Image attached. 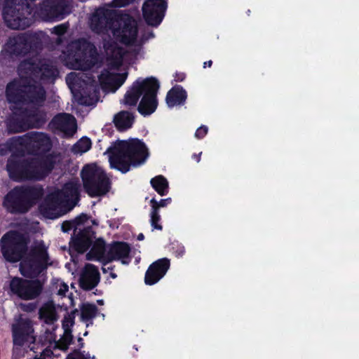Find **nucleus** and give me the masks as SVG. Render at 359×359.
<instances>
[{
	"instance_id": "f257e3e1",
	"label": "nucleus",
	"mask_w": 359,
	"mask_h": 359,
	"mask_svg": "<svg viewBox=\"0 0 359 359\" xmlns=\"http://www.w3.org/2000/svg\"><path fill=\"white\" fill-rule=\"evenodd\" d=\"M30 239L28 235L17 230H10L0 240L1 253L9 263L20 262L19 271L24 278L46 276L53 265L48 248L40 241L29 250Z\"/></svg>"
},
{
	"instance_id": "f03ea898",
	"label": "nucleus",
	"mask_w": 359,
	"mask_h": 359,
	"mask_svg": "<svg viewBox=\"0 0 359 359\" xmlns=\"http://www.w3.org/2000/svg\"><path fill=\"white\" fill-rule=\"evenodd\" d=\"M59 155L53 151L48 156L24 157L12 153L8 158L6 169L14 182L45 180L55 169Z\"/></svg>"
},
{
	"instance_id": "7ed1b4c3",
	"label": "nucleus",
	"mask_w": 359,
	"mask_h": 359,
	"mask_svg": "<svg viewBox=\"0 0 359 359\" xmlns=\"http://www.w3.org/2000/svg\"><path fill=\"white\" fill-rule=\"evenodd\" d=\"M91 29L97 34L111 30L114 37L126 46L136 45L138 28L135 20L128 16L123 23L116 22L113 13L104 8L97 9L90 18Z\"/></svg>"
},
{
	"instance_id": "20e7f679",
	"label": "nucleus",
	"mask_w": 359,
	"mask_h": 359,
	"mask_svg": "<svg viewBox=\"0 0 359 359\" xmlns=\"http://www.w3.org/2000/svg\"><path fill=\"white\" fill-rule=\"evenodd\" d=\"M110 167L122 173H126L130 167L144 163L149 156L145 143L137 138L121 140L107 149Z\"/></svg>"
},
{
	"instance_id": "39448f33",
	"label": "nucleus",
	"mask_w": 359,
	"mask_h": 359,
	"mask_svg": "<svg viewBox=\"0 0 359 359\" xmlns=\"http://www.w3.org/2000/svg\"><path fill=\"white\" fill-rule=\"evenodd\" d=\"M43 194L41 185H16L4 196L2 205L11 215H25L37 204Z\"/></svg>"
},
{
	"instance_id": "423d86ee",
	"label": "nucleus",
	"mask_w": 359,
	"mask_h": 359,
	"mask_svg": "<svg viewBox=\"0 0 359 359\" xmlns=\"http://www.w3.org/2000/svg\"><path fill=\"white\" fill-rule=\"evenodd\" d=\"M8 103L14 104H33L41 107L46 99V92L40 84L31 83L27 79H14L6 88Z\"/></svg>"
},
{
	"instance_id": "0eeeda50",
	"label": "nucleus",
	"mask_w": 359,
	"mask_h": 359,
	"mask_svg": "<svg viewBox=\"0 0 359 359\" xmlns=\"http://www.w3.org/2000/svg\"><path fill=\"white\" fill-rule=\"evenodd\" d=\"M15 104L11 106V114L6 120L8 134L25 132L32 128H40L46 121V114L37 109H32Z\"/></svg>"
},
{
	"instance_id": "6e6552de",
	"label": "nucleus",
	"mask_w": 359,
	"mask_h": 359,
	"mask_svg": "<svg viewBox=\"0 0 359 359\" xmlns=\"http://www.w3.org/2000/svg\"><path fill=\"white\" fill-rule=\"evenodd\" d=\"M36 0H4L2 18L12 29H25L31 25L32 3Z\"/></svg>"
},
{
	"instance_id": "1a4fd4ad",
	"label": "nucleus",
	"mask_w": 359,
	"mask_h": 359,
	"mask_svg": "<svg viewBox=\"0 0 359 359\" xmlns=\"http://www.w3.org/2000/svg\"><path fill=\"white\" fill-rule=\"evenodd\" d=\"M85 191L92 198L106 195L111 189V180L105 171L96 164H87L81 171Z\"/></svg>"
},
{
	"instance_id": "9d476101",
	"label": "nucleus",
	"mask_w": 359,
	"mask_h": 359,
	"mask_svg": "<svg viewBox=\"0 0 359 359\" xmlns=\"http://www.w3.org/2000/svg\"><path fill=\"white\" fill-rule=\"evenodd\" d=\"M41 39L36 34L27 32L10 36L4 46L5 53L11 57H24L41 49Z\"/></svg>"
},
{
	"instance_id": "9b49d317",
	"label": "nucleus",
	"mask_w": 359,
	"mask_h": 359,
	"mask_svg": "<svg viewBox=\"0 0 359 359\" xmlns=\"http://www.w3.org/2000/svg\"><path fill=\"white\" fill-rule=\"evenodd\" d=\"M18 69L21 74L44 83L54 82L59 74L57 67L50 60L41 58L24 59L19 63Z\"/></svg>"
},
{
	"instance_id": "f8f14e48",
	"label": "nucleus",
	"mask_w": 359,
	"mask_h": 359,
	"mask_svg": "<svg viewBox=\"0 0 359 359\" xmlns=\"http://www.w3.org/2000/svg\"><path fill=\"white\" fill-rule=\"evenodd\" d=\"M38 278L13 277L9 284L11 293L25 301L37 299L43 289V283Z\"/></svg>"
},
{
	"instance_id": "ddd939ff",
	"label": "nucleus",
	"mask_w": 359,
	"mask_h": 359,
	"mask_svg": "<svg viewBox=\"0 0 359 359\" xmlns=\"http://www.w3.org/2000/svg\"><path fill=\"white\" fill-rule=\"evenodd\" d=\"M32 322L29 318H19L15 323L12 325V337L14 346L20 347L26 343H29V347L31 351L36 352L35 342L36 337L34 335Z\"/></svg>"
},
{
	"instance_id": "4468645a",
	"label": "nucleus",
	"mask_w": 359,
	"mask_h": 359,
	"mask_svg": "<svg viewBox=\"0 0 359 359\" xmlns=\"http://www.w3.org/2000/svg\"><path fill=\"white\" fill-rule=\"evenodd\" d=\"M71 76H74L72 83L77 87L75 90H72L74 97L76 102L83 106L95 104L98 101L100 93L97 86L81 81L79 78L76 77L73 72L68 74V78Z\"/></svg>"
},
{
	"instance_id": "2eb2a0df",
	"label": "nucleus",
	"mask_w": 359,
	"mask_h": 359,
	"mask_svg": "<svg viewBox=\"0 0 359 359\" xmlns=\"http://www.w3.org/2000/svg\"><path fill=\"white\" fill-rule=\"evenodd\" d=\"M147 85L142 95V97L138 104V112L144 116H149L153 114L158 106L157 93L160 88L158 81L154 77L147 78Z\"/></svg>"
},
{
	"instance_id": "dca6fc26",
	"label": "nucleus",
	"mask_w": 359,
	"mask_h": 359,
	"mask_svg": "<svg viewBox=\"0 0 359 359\" xmlns=\"http://www.w3.org/2000/svg\"><path fill=\"white\" fill-rule=\"evenodd\" d=\"M26 154L34 156H48L53 144L50 137L41 132H29L26 133Z\"/></svg>"
},
{
	"instance_id": "f3484780",
	"label": "nucleus",
	"mask_w": 359,
	"mask_h": 359,
	"mask_svg": "<svg viewBox=\"0 0 359 359\" xmlns=\"http://www.w3.org/2000/svg\"><path fill=\"white\" fill-rule=\"evenodd\" d=\"M71 13L67 0H43L40 6V14L47 21H58Z\"/></svg>"
},
{
	"instance_id": "a211bd4d",
	"label": "nucleus",
	"mask_w": 359,
	"mask_h": 359,
	"mask_svg": "<svg viewBox=\"0 0 359 359\" xmlns=\"http://www.w3.org/2000/svg\"><path fill=\"white\" fill-rule=\"evenodd\" d=\"M165 0H148L142 6L143 17L147 25L158 27L165 16L167 9Z\"/></svg>"
},
{
	"instance_id": "6ab92c4d",
	"label": "nucleus",
	"mask_w": 359,
	"mask_h": 359,
	"mask_svg": "<svg viewBox=\"0 0 359 359\" xmlns=\"http://www.w3.org/2000/svg\"><path fill=\"white\" fill-rule=\"evenodd\" d=\"M94 50L95 46L87 40L78 41L73 56V69L79 70L90 69L93 66L90 56L92 51Z\"/></svg>"
},
{
	"instance_id": "aec40b11",
	"label": "nucleus",
	"mask_w": 359,
	"mask_h": 359,
	"mask_svg": "<svg viewBox=\"0 0 359 359\" xmlns=\"http://www.w3.org/2000/svg\"><path fill=\"white\" fill-rule=\"evenodd\" d=\"M95 235V232L90 226L80 229L72 236L70 247L77 253L83 254L92 245Z\"/></svg>"
},
{
	"instance_id": "412c9836",
	"label": "nucleus",
	"mask_w": 359,
	"mask_h": 359,
	"mask_svg": "<svg viewBox=\"0 0 359 359\" xmlns=\"http://www.w3.org/2000/svg\"><path fill=\"white\" fill-rule=\"evenodd\" d=\"M170 266V262L168 258H161L153 262L145 273V284L148 285L156 284L165 275Z\"/></svg>"
},
{
	"instance_id": "4be33fe9",
	"label": "nucleus",
	"mask_w": 359,
	"mask_h": 359,
	"mask_svg": "<svg viewBox=\"0 0 359 359\" xmlns=\"http://www.w3.org/2000/svg\"><path fill=\"white\" fill-rule=\"evenodd\" d=\"M100 273L97 266L92 264H86L81 271L79 279V287L84 291L94 289L100 283Z\"/></svg>"
},
{
	"instance_id": "5701e85b",
	"label": "nucleus",
	"mask_w": 359,
	"mask_h": 359,
	"mask_svg": "<svg viewBox=\"0 0 359 359\" xmlns=\"http://www.w3.org/2000/svg\"><path fill=\"white\" fill-rule=\"evenodd\" d=\"M52 124L58 130L62 132L66 137L73 136L77 130L75 117L69 114L62 113L55 116Z\"/></svg>"
},
{
	"instance_id": "b1692460",
	"label": "nucleus",
	"mask_w": 359,
	"mask_h": 359,
	"mask_svg": "<svg viewBox=\"0 0 359 359\" xmlns=\"http://www.w3.org/2000/svg\"><path fill=\"white\" fill-rule=\"evenodd\" d=\"M131 251L130 245L124 241H113L109 246V250L106 255L107 262L114 260L122 259V263L126 262L123 260L128 258Z\"/></svg>"
},
{
	"instance_id": "393cba45",
	"label": "nucleus",
	"mask_w": 359,
	"mask_h": 359,
	"mask_svg": "<svg viewBox=\"0 0 359 359\" xmlns=\"http://www.w3.org/2000/svg\"><path fill=\"white\" fill-rule=\"evenodd\" d=\"M147 78H139L133 82L130 88L126 93L123 103L128 107H135L146 89Z\"/></svg>"
},
{
	"instance_id": "a878e982",
	"label": "nucleus",
	"mask_w": 359,
	"mask_h": 359,
	"mask_svg": "<svg viewBox=\"0 0 359 359\" xmlns=\"http://www.w3.org/2000/svg\"><path fill=\"white\" fill-rule=\"evenodd\" d=\"M187 97L186 90L180 85L173 86L167 93L165 100L168 107L184 104Z\"/></svg>"
},
{
	"instance_id": "bb28decb",
	"label": "nucleus",
	"mask_w": 359,
	"mask_h": 359,
	"mask_svg": "<svg viewBox=\"0 0 359 359\" xmlns=\"http://www.w3.org/2000/svg\"><path fill=\"white\" fill-rule=\"evenodd\" d=\"M39 319L47 325H53L57 320V313L53 301L44 303L39 311Z\"/></svg>"
},
{
	"instance_id": "cd10ccee",
	"label": "nucleus",
	"mask_w": 359,
	"mask_h": 359,
	"mask_svg": "<svg viewBox=\"0 0 359 359\" xmlns=\"http://www.w3.org/2000/svg\"><path fill=\"white\" fill-rule=\"evenodd\" d=\"M135 121V116L128 111H121L116 114L113 122L119 131H126L130 128Z\"/></svg>"
},
{
	"instance_id": "c85d7f7f",
	"label": "nucleus",
	"mask_w": 359,
	"mask_h": 359,
	"mask_svg": "<svg viewBox=\"0 0 359 359\" xmlns=\"http://www.w3.org/2000/svg\"><path fill=\"white\" fill-rule=\"evenodd\" d=\"M126 78L127 74L112 73L106 71L99 76V81L102 85L108 84L118 88L124 83Z\"/></svg>"
},
{
	"instance_id": "c756f323",
	"label": "nucleus",
	"mask_w": 359,
	"mask_h": 359,
	"mask_svg": "<svg viewBox=\"0 0 359 359\" xmlns=\"http://www.w3.org/2000/svg\"><path fill=\"white\" fill-rule=\"evenodd\" d=\"M62 198L59 191L53 193L46 198L44 213L46 214L49 218H57L60 215L58 214L53 215V212L56 210L61 205Z\"/></svg>"
},
{
	"instance_id": "7c9ffc66",
	"label": "nucleus",
	"mask_w": 359,
	"mask_h": 359,
	"mask_svg": "<svg viewBox=\"0 0 359 359\" xmlns=\"http://www.w3.org/2000/svg\"><path fill=\"white\" fill-rule=\"evenodd\" d=\"M26 134L22 136H15L8 138L6 145L11 150L12 153L19 154V155L25 156L26 154V146L28 143L26 142Z\"/></svg>"
},
{
	"instance_id": "2f4dec72",
	"label": "nucleus",
	"mask_w": 359,
	"mask_h": 359,
	"mask_svg": "<svg viewBox=\"0 0 359 359\" xmlns=\"http://www.w3.org/2000/svg\"><path fill=\"white\" fill-rule=\"evenodd\" d=\"M62 196L67 198L78 201L80 197L79 185L76 182L65 183L62 191H59Z\"/></svg>"
},
{
	"instance_id": "473e14b6",
	"label": "nucleus",
	"mask_w": 359,
	"mask_h": 359,
	"mask_svg": "<svg viewBox=\"0 0 359 359\" xmlns=\"http://www.w3.org/2000/svg\"><path fill=\"white\" fill-rule=\"evenodd\" d=\"M152 188L161 196L168 194L169 184L167 179L163 175H157L150 181Z\"/></svg>"
},
{
	"instance_id": "72a5a7b5",
	"label": "nucleus",
	"mask_w": 359,
	"mask_h": 359,
	"mask_svg": "<svg viewBox=\"0 0 359 359\" xmlns=\"http://www.w3.org/2000/svg\"><path fill=\"white\" fill-rule=\"evenodd\" d=\"M81 319L83 322H88L94 318L98 311L97 307L93 304H83L81 306Z\"/></svg>"
},
{
	"instance_id": "f704fd0d",
	"label": "nucleus",
	"mask_w": 359,
	"mask_h": 359,
	"mask_svg": "<svg viewBox=\"0 0 359 359\" xmlns=\"http://www.w3.org/2000/svg\"><path fill=\"white\" fill-rule=\"evenodd\" d=\"M92 147V142L89 137H83L72 147L74 153L83 154L88 151Z\"/></svg>"
},
{
	"instance_id": "c9c22d12",
	"label": "nucleus",
	"mask_w": 359,
	"mask_h": 359,
	"mask_svg": "<svg viewBox=\"0 0 359 359\" xmlns=\"http://www.w3.org/2000/svg\"><path fill=\"white\" fill-rule=\"evenodd\" d=\"M64 331V335L60 340V346L62 350L66 351L72 343L73 336L72 334V329L65 328Z\"/></svg>"
},
{
	"instance_id": "e433bc0d",
	"label": "nucleus",
	"mask_w": 359,
	"mask_h": 359,
	"mask_svg": "<svg viewBox=\"0 0 359 359\" xmlns=\"http://www.w3.org/2000/svg\"><path fill=\"white\" fill-rule=\"evenodd\" d=\"M161 220V216L159 211L156 210V208H151L150 212V224L154 229L162 230L163 226L159 222Z\"/></svg>"
},
{
	"instance_id": "4c0bfd02",
	"label": "nucleus",
	"mask_w": 359,
	"mask_h": 359,
	"mask_svg": "<svg viewBox=\"0 0 359 359\" xmlns=\"http://www.w3.org/2000/svg\"><path fill=\"white\" fill-rule=\"evenodd\" d=\"M78 312L76 309L72 310L70 313H67L62 320V326L64 330L71 329L74 325L75 315Z\"/></svg>"
},
{
	"instance_id": "58836bf2",
	"label": "nucleus",
	"mask_w": 359,
	"mask_h": 359,
	"mask_svg": "<svg viewBox=\"0 0 359 359\" xmlns=\"http://www.w3.org/2000/svg\"><path fill=\"white\" fill-rule=\"evenodd\" d=\"M171 201V198L161 199L159 201H157L155 198H153L150 201V205L151 208H156V210L159 211L160 208L166 207Z\"/></svg>"
},
{
	"instance_id": "ea45409f",
	"label": "nucleus",
	"mask_w": 359,
	"mask_h": 359,
	"mask_svg": "<svg viewBox=\"0 0 359 359\" xmlns=\"http://www.w3.org/2000/svg\"><path fill=\"white\" fill-rule=\"evenodd\" d=\"M92 251L95 252L99 257H103L105 252L104 241L102 238L97 240L95 244L92 248Z\"/></svg>"
},
{
	"instance_id": "a19ab883",
	"label": "nucleus",
	"mask_w": 359,
	"mask_h": 359,
	"mask_svg": "<svg viewBox=\"0 0 359 359\" xmlns=\"http://www.w3.org/2000/svg\"><path fill=\"white\" fill-rule=\"evenodd\" d=\"M68 28L69 25L67 23L60 24L57 26H55L53 28L52 33L60 36L64 35L67 32Z\"/></svg>"
},
{
	"instance_id": "79ce46f5",
	"label": "nucleus",
	"mask_w": 359,
	"mask_h": 359,
	"mask_svg": "<svg viewBox=\"0 0 359 359\" xmlns=\"http://www.w3.org/2000/svg\"><path fill=\"white\" fill-rule=\"evenodd\" d=\"M74 230V233H76L77 227L74 222V220L65 221L62 224V231L65 233H68L71 230Z\"/></svg>"
},
{
	"instance_id": "37998d69",
	"label": "nucleus",
	"mask_w": 359,
	"mask_h": 359,
	"mask_svg": "<svg viewBox=\"0 0 359 359\" xmlns=\"http://www.w3.org/2000/svg\"><path fill=\"white\" fill-rule=\"evenodd\" d=\"M90 219V216H88L87 214L81 213L77 217H76L73 220L75 223L76 227L84 224L85 222H86Z\"/></svg>"
},
{
	"instance_id": "c03bdc74",
	"label": "nucleus",
	"mask_w": 359,
	"mask_h": 359,
	"mask_svg": "<svg viewBox=\"0 0 359 359\" xmlns=\"http://www.w3.org/2000/svg\"><path fill=\"white\" fill-rule=\"evenodd\" d=\"M208 128L206 126H201L195 132V137L197 139H203L208 133Z\"/></svg>"
},
{
	"instance_id": "a18cd8bd",
	"label": "nucleus",
	"mask_w": 359,
	"mask_h": 359,
	"mask_svg": "<svg viewBox=\"0 0 359 359\" xmlns=\"http://www.w3.org/2000/svg\"><path fill=\"white\" fill-rule=\"evenodd\" d=\"M155 36L154 32L152 31H149L142 34L140 38V43L137 44L140 46L142 43H144L146 41L152 39Z\"/></svg>"
},
{
	"instance_id": "49530a36",
	"label": "nucleus",
	"mask_w": 359,
	"mask_h": 359,
	"mask_svg": "<svg viewBox=\"0 0 359 359\" xmlns=\"http://www.w3.org/2000/svg\"><path fill=\"white\" fill-rule=\"evenodd\" d=\"M36 307L37 305L34 302H30L22 305V310L26 312H33L36 309Z\"/></svg>"
},
{
	"instance_id": "de8ad7c7",
	"label": "nucleus",
	"mask_w": 359,
	"mask_h": 359,
	"mask_svg": "<svg viewBox=\"0 0 359 359\" xmlns=\"http://www.w3.org/2000/svg\"><path fill=\"white\" fill-rule=\"evenodd\" d=\"M65 359H83V356L80 353V350L74 349L67 355Z\"/></svg>"
},
{
	"instance_id": "09e8293b",
	"label": "nucleus",
	"mask_w": 359,
	"mask_h": 359,
	"mask_svg": "<svg viewBox=\"0 0 359 359\" xmlns=\"http://www.w3.org/2000/svg\"><path fill=\"white\" fill-rule=\"evenodd\" d=\"M9 152H12L11 150L8 148V146L6 145V142L2 144H0V155L4 156L7 155Z\"/></svg>"
},
{
	"instance_id": "8fccbe9b",
	"label": "nucleus",
	"mask_w": 359,
	"mask_h": 359,
	"mask_svg": "<svg viewBox=\"0 0 359 359\" xmlns=\"http://www.w3.org/2000/svg\"><path fill=\"white\" fill-rule=\"evenodd\" d=\"M130 3V0H114L113 4L115 7H124Z\"/></svg>"
},
{
	"instance_id": "3c124183",
	"label": "nucleus",
	"mask_w": 359,
	"mask_h": 359,
	"mask_svg": "<svg viewBox=\"0 0 359 359\" xmlns=\"http://www.w3.org/2000/svg\"><path fill=\"white\" fill-rule=\"evenodd\" d=\"M46 334H47V336L46 337V339L43 340V336H41L40 338H39V341L42 344V345H45L46 344V342L48 341L49 344H51L52 342V339H46V337H51V333L49 330H46V332H45Z\"/></svg>"
},
{
	"instance_id": "603ef678",
	"label": "nucleus",
	"mask_w": 359,
	"mask_h": 359,
	"mask_svg": "<svg viewBox=\"0 0 359 359\" xmlns=\"http://www.w3.org/2000/svg\"><path fill=\"white\" fill-rule=\"evenodd\" d=\"M53 354V351L49 348H44L41 353L42 356L45 357V358H46L47 357H50Z\"/></svg>"
},
{
	"instance_id": "864d4df0",
	"label": "nucleus",
	"mask_w": 359,
	"mask_h": 359,
	"mask_svg": "<svg viewBox=\"0 0 359 359\" xmlns=\"http://www.w3.org/2000/svg\"><path fill=\"white\" fill-rule=\"evenodd\" d=\"M185 77L186 75L184 73H176L175 75V80L178 82H182L184 80Z\"/></svg>"
},
{
	"instance_id": "5fc2aeb1",
	"label": "nucleus",
	"mask_w": 359,
	"mask_h": 359,
	"mask_svg": "<svg viewBox=\"0 0 359 359\" xmlns=\"http://www.w3.org/2000/svg\"><path fill=\"white\" fill-rule=\"evenodd\" d=\"M68 286L65 284H63L62 286L58 290V294L62 296H65L66 292L68 291Z\"/></svg>"
},
{
	"instance_id": "6e6d98bb",
	"label": "nucleus",
	"mask_w": 359,
	"mask_h": 359,
	"mask_svg": "<svg viewBox=\"0 0 359 359\" xmlns=\"http://www.w3.org/2000/svg\"><path fill=\"white\" fill-rule=\"evenodd\" d=\"M201 152L199 153L198 154H194L192 155V158L196 160V162H199L201 161Z\"/></svg>"
},
{
	"instance_id": "4d7b16f0",
	"label": "nucleus",
	"mask_w": 359,
	"mask_h": 359,
	"mask_svg": "<svg viewBox=\"0 0 359 359\" xmlns=\"http://www.w3.org/2000/svg\"><path fill=\"white\" fill-rule=\"evenodd\" d=\"M79 350H81L84 346L83 339L81 337H79Z\"/></svg>"
},
{
	"instance_id": "13d9d810",
	"label": "nucleus",
	"mask_w": 359,
	"mask_h": 359,
	"mask_svg": "<svg viewBox=\"0 0 359 359\" xmlns=\"http://www.w3.org/2000/svg\"><path fill=\"white\" fill-rule=\"evenodd\" d=\"M80 353L83 356V359H90V355L89 353H85V351H81V350Z\"/></svg>"
},
{
	"instance_id": "bf43d9fd",
	"label": "nucleus",
	"mask_w": 359,
	"mask_h": 359,
	"mask_svg": "<svg viewBox=\"0 0 359 359\" xmlns=\"http://www.w3.org/2000/svg\"><path fill=\"white\" fill-rule=\"evenodd\" d=\"M212 65V60L206 61L203 63V68L211 67Z\"/></svg>"
},
{
	"instance_id": "052dcab7",
	"label": "nucleus",
	"mask_w": 359,
	"mask_h": 359,
	"mask_svg": "<svg viewBox=\"0 0 359 359\" xmlns=\"http://www.w3.org/2000/svg\"><path fill=\"white\" fill-rule=\"evenodd\" d=\"M118 62L121 63V60H122V57H123V54L121 53V49H118Z\"/></svg>"
},
{
	"instance_id": "680f3d73",
	"label": "nucleus",
	"mask_w": 359,
	"mask_h": 359,
	"mask_svg": "<svg viewBox=\"0 0 359 359\" xmlns=\"http://www.w3.org/2000/svg\"><path fill=\"white\" fill-rule=\"evenodd\" d=\"M144 238V236L143 233H140L138 236H137V240L138 241H142L143 239Z\"/></svg>"
},
{
	"instance_id": "e2e57ef3",
	"label": "nucleus",
	"mask_w": 359,
	"mask_h": 359,
	"mask_svg": "<svg viewBox=\"0 0 359 359\" xmlns=\"http://www.w3.org/2000/svg\"><path fill=\"white\" fill-rule=\"evenodd\" d=\"M15 348H13V359H18V358L15 355Z\"/></svg>"
},
{
	"instance_id": "0e129e2a",
	"label": "nucleus",
	"mask_w": 359,
	"mask_h": 359,
	"mask_svg": "<svg viewBox=\"0 0 359 359\" xmlns=\"http://www.w3.org/2000/svg\"><path fill=\"white\" fill-rule=\"evenodd\" d=\"M184 252H185L184 248V247H182V249L180 250L179 255H180L182 256L184 255Z\"/></svg>"
},
{
	"instance_id": "69168bd1",
	"label": "nucleus",
	"mask_w": 359,
	"mask_h": 359,
	"mask_svg": "<svg viewBox=\"0 0 359 359\" xmlns=\"http://www.w3.org/2000/svg\"><path fill=\"white\" fill-rule=\"evenodd\" d=\"M34 359H46V358H45V357H43L42 355L41 354L40 356L36 355Z\"/></svg>"
},
{
	"instance_id": "338daca9",
	"label": "nucleus",
	"mask_w": 359,
	"mask_h": 359,
	"mask_svg": "<svg viewBox=\"0 0 359 359\" xmlns=\"http://www.w3.org/2000/svg\"><path fill=\"white\" fill-rule=\"evenodd\" d=\"M92 223L94 225H98V222L96 221V219H93L92 220Z\"/></svg>"
},
{
	"instance_id": "774afa93",
	"label": "nucleus",
	"mask_w": 359,
	"mask_h": 359,
	"mask_svg": "<svg viewBox=\"0 0 359 359\" xmlns=\"http://www.w3.org/2000/svg\"><path fill=\"white\" fill-rule=\"evenodd\" d=\"M97 303L100 305L103 304V300L102 299H100V300H98L97 301Z\"/></svg>"
}]
</instances>
